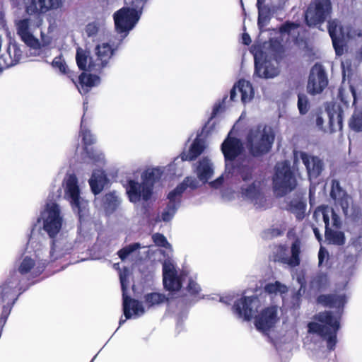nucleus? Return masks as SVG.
I'll return each instance as SVG.
<instances>
[{"mask_svg":"<svg viewBox=\"0 0 362 362\" xmlns=\"http://www.w3.org/2000/svg\"><path fill=\"white\" fill-rule=\"evenodd\" d=\"M223 181V175H221L219 177H218L216 180L211 182L209 183V185L212 188L217 189L221 186Z\"/></svg>","mask_w":362,"mask_h":362,"instance_id":"56","label":"nucleus"},{"mask_svg":"<svg viewBox=\"0 0 362 362\" xmlns=\"http://www.w3.org/2000/svg\"><path fill=\"white\" fill-rule=\"evenodd\" d=\"M265 0H259V3H264Z\"/></svg>","mask_w":362,"mask_h":362,"instance_id":"64","label":"nucleus"},{"mask_svg":"<svg viewBox=\"0 0 362 362\" xmlns=\"http://www.w3.org/2000/svg\"><path fill=\"white\" fill-rule=\"evenodd\" d=\"M20 283V276L16 271L11 273L4 283L0 286V298L4 303L1 315L2 325H5L11 309L18 300L21 293H17V288Z\"/></svg>","mask_w":362,"mask_h":362,"instance_id":"9","label":"nucleus"},{"mask_svg":"<svg viewBox=\"0 0 362 362\" xmlns=\"http://www.w3.org/2000/svg\"><path fill=\"white\" fill-rule=\"evenodd\" d=\"M106 26L104 19H97L88 23L85 28V33L87 37L93 40H98L106 33Z\"/></svg>","mask_w":362,"mask_h":362,"instance_id":"32","label":"nucleus"},{"mask_svg":"<svg viewBox=\"0 0 362 362\" xmlns=\"http://www.w3.org/2000/svg\"><path fill=\"white\" fill-rule=\"evenodd\" d=\"M329 117V131L331 132L341 130L342 128L343 111L339 106L333 107L327 110Z\"/></svg>","mask_w":362,"mask_h":362,"instance_id":"35","label":"nucleus"},{"mask_svg":"<svg viewBox=\"0 0 362 362\" xmlns=\"http://www.w3.org/2000/svg\"><path fill=\"white\" fill-rule=\"evenodd\" d=\"M167 298L163 294L158 293H148L145 296L146 303L152 306L164 302Z\"/></svg>","mask_w":362,"mask_h":362,"instance_id":"47","label":"nucleus"},{"mask_svg":"<svg viewBox=\"0 0 362 362\" xmlns=\"http://www.w3.org/2000/svg\"><path fill=\"white\" fill-rule=\"evenodd\" d=\"M238 93H240L241 101L244 104L249 103L254 97V90L251 83L244 79L238 81L231 89L230 95V100H236Z\"/></svg>","mask_w":362,"mask_h":362,"instance_id":"29","label":"nucleus"},{"mask_svg":"<svg viewBox=\"0 0 362 362\" xmlns=\"http://www.w3.org/2000/svg\"><path fill=\"white\" fill-rule=\"evenodd\" d=\"M23 52L16 42H10L7 54L2 56L6 66L16 64L21 59Z\"/></svg>","mask_w":362,"mask_h":362,"instance_id":"34","label":"nucleus"},{"mask_svg":"<svg viewBox=\"0 0 362 362\" xmlns=\"http://www.w3.org/2000/svg\"><path fill=\"white\" fill-rule=\"evenodd\" d=\"M187 290L191 294H197L200 291L199 286L193 280H188Z\"/></svg>","mask_w":362,"mask_h":362,"instance_id":"53","label":"nucleus"},{"mask_svg":"<svg viewBox=\"0 0 362 362\" xmlns=\"http://www.w3.org/2000/svg\"><path fill=\"white\" fill-rule=\"evenodd\" d=\"M297 185L296 178L292 172L289 162L278 163L273 177V188L277 197H283L293 191Z\"/></svg>","mask_w":362,"mask_h":362,"instance_id":"10","label":"nucleus"},{"mask_svg":"<svg viewBox=\"0 0 362 362\" xmlns=\"http://www.w3.org/2000/svg\"><path fill=\"white\" fill-rule=\"evenodd\" d=\"M298 107L300 114L304 115L308 112L310 108V104L308 99L305 95L298 94Z\"/></svg>","mask_w":362,"mask_h":362,"instance_id":"49","label":"nucleus"},{"mask_svg":"<svg viewBox=\"0 0 362 362\" xmlns=\"http://www.w3.org/2000/svg\"><path fill=\"white\" fill-rule=\"evenodd\" d=\"M76 60L78 68L81 70H88L89 69L90 62H94L89 56V52L83 49L78 47L76 50Z\"/></svg>","mask_w":362,"mask_h":362,"instance_id":"40","label":"nucleus"},{"mask_svg":"<svg viewBox=\"0 0 362 362\" xmlns=\"http://www.w3.org/2000/svg\"><path fill=\"white\" fill-rule=\"evenodd\" d=\"M33 248L37 262L34 258L25 256L18 265V272H16L18 274V273L21 274L30 273L32 275L37 276L42 272L47 264L49 263V259L45 257L42 252L43 248H42L41 243H36Z\"/></svg>","mask_w":362,"mask_h":362,"instance_id":"15","label":"nucleus"},{"mask_svg":"<svg viewBox=\"0 0 362 362\" xmlns=\"http://www.w3.org/2000/svg\"><path fill=\"white\" fill-rule=\"evenodd\" d=\"M330 197L334 201L336 208L340 207L346 216H353L354 209L351 197L343 189L339 182L337 180H332Z\"/></svg>","mask_w":362,"mask_h":362,"instance_id":"19","label":"nucleus"},{"mask_svg":"<svg viewBox=\"0 0 362 362\" xmlns=\"http://www.w3.org/2000/svg\"><path fill=\"white\" fill-rule=\"evenodd\" d=\"M300 244L298 240L293 243L291 248V255L286 247L284 245H277L273 249L274 260L291 267H296L300 263Z\"/></svg>","mask_w":362,"mask_h":362,"instance_id":"21","label":"nucleus"},{"mask_svg":"<svg viewBox=\"0 0 362 362\" xmlns=\"http://www.w3.org/2000/svg\"><path fill=\"white\" fill-rule=\"evenodd\" d=\"M301 160L306 168L309 178H317L324 170V162L317 156L303 151H294V163Z\"/></svg>","mask_w":362,"mask_h":362,"instance_id":"23","label":"nucleus"},{"mask_svg":"<svg viewBox=\"0 0 362 362\" xmlns=\"http://www.w3.org/2000/svg\"><path fill=\"white\" fill-rule=\"evenodd\" d=\"M129 270L124 269L119 274V279L122 290V298H123V310L125 319H120L119 325L121 326L127 319L131 318L133 315L136 317L142 315L144 313V308L142 303L136 300L130 298L126 294V291L128 287L127 278L129 276Z\"/></svg>","mask_w":362,"mask_h":362,"instance_id":"16","label":"nucleus"},{"mask_svg":"<svg viewBox=\"0 0 362 362\" xmlns=\"http://www.w3.org/2000/svg\"><path fill=\"white\" fill-rule=\"evenodd\" d=\"M264 3H259V0L257 2V6L258 8V21L257 25L260 32L264 31V28L268 25L271 18V10L270 8L263 5Z\"/></svg>","mask_w":362,"mask_h":362,"instance_id":"38","label":"nucleus"},{"mask_svg":"<svg viewBox=\"0 0 362 362\" xmlns=\"http://www.w3.org/2000/svg\"><path fill=\"white\" fill-rule=\"evenodd\" d=\"M328 283V278L322 273L317 274L310 281V286L313 289L320 291L325 288Z\"/></svg>","mask_w":362,"mask_h":362,"instance_id":"43","label":"nucleus"},{"mask_svg":"<svg viewBox=\"0 0 362 362\" xmlns=\"http://www.w3.org/2000/svg\"><path fill=\"white\" fill-rule=\"evenodd\" d=\"M264 290L266 293L271 296H277L286 293L288 291V288L281 282L275 281L266 284Z\"/></svg>","mask_w":362,"mask_h":362,"instance_id":"41","label":"nucleus"},{"mask_svg":"<svg viewBox=\"0 0 362 362\" xmlns=\"http://www.w3.org/2000/svg\"><path fill=\"white\" fill-rule=\"evenodd\" d=\"M281 234V232L279 229H273L272 230V236H278Z\"/></svg>","mask_w":362,"mask_h":362,"instance_id":"61","label":"nucleus"},{"mask_svg":"<svg viewBox=\"0 0 362 362\" xmlns=\"http://www.w3.org/2000/svg\"><path fill=\"white\" fill-rule=\"evenodd\" d=\"M315 320L308 325L310 333L317 334L327 340V348L333 350L337 343V332L339 329L338 315H334L330 311H325L317 314Z\"/></svg>","mask_w":362,"mask_h":362,"instance_id":"4","label":"nucleus"},{"mask_svg":"<svg viewBox=\"0 0 362 362\" xmlns=\"http://www.w3.org/2000/svg\"><path fill=\"white\" fill-rule=\"evenodd\" d=\"M220 108H221V105L215 106L214 110H213V113H212L213 115H216L218 112Z\"/></svg>","mask_w":362,"mask_h":362,"instance_id":"62","label":"nucleus"},{"mask_svg":"<svg viewBox=\"0 0 362 362\" xmlns=\"http://www.w3.org/2000/svg\"><path fill=\"white\" fill-rule=\"evenodd\" d=\"M195 173L199 181L206 183L214 173V163L208 157H204L198 162Z\"/></svg>","mask_w":362,"mask_h":362,"instance_id":"30","label":"nucleus"},{"mask_svg":"<svg viewBox=\"0 0 362 362\" xmlns=\"http://www.w3.org/2000/svg\"><path fill=\"white\" fill-rule=\"evenodd\" d=\"M146 2L129 1L130 6H124L114 13L113 18L117 37L120 41L128 35L137 24L142 13L144 5Z\"/></svg>","mask_w":362,"mask_h":362,"instance_id":"5","label":"nucleus"},{"mask_svg":"<svg viewBox=\"0 0 362 362\" xmlns=\"http://www.w3.org/2000/svg\"><path fill=\"white\" fill-rule=\"evenodd\" d=\"M362 37V28H346V40Z\"/></svg>","mask_w":362,"mask_h":362,"instance_id":"52","label":"nucleus"},{"mask_svg":"<svg viewBox=\"0 0 362 362\" xmlns=\"http://www.w3.org/2000/svg\"><path fill=\"white\" fill-rule=\"evenodd\" d=\"M162 174L161 168H148L142 173L141 182L133 179L128 180L124 187L129 201L136 204L141 199L149 200L154 185L160 178Z\"/></svg>","mask_w":362,"mask_h":362,"instance_id":"2","label":"nucleus"},{"mask_svg":"<svg viewBox=\"0 0 362 362\" xmlns=\"http://www.w3.org/2000/svg\"><path fill=\"white\" fill-rule=\"evenodd\" d=\"M63 188L64 199L70 203L72 209L81 217L86 203L81 196L78 179L74 174L66 175L63 180Z\"/></svg>","mask_w":362,"mask_h":362,"instance_id":"14","label":"nucleus"},{"mask_svg":"<svg viewBox=\"0 0 362 362\" xmlns=\"http://www.w3.org/2000/svg\"><path fill=\"white\" fill-rule=\"evenodd\" d=\"M86 103L84 101L83 102V110H84V111H86V109H87V107L86 106Z\"/></svg>","mask_w":362,"mask_h":362,"instance_id":"63","label":"nucleus"},{"mask_svg":"<svg viewBox=\"0 0 362 362\" xmlns=\"http://www.w3.org/2000/svg\"><path fill=\"white\" fill-rule=\"evenodd\" d=\"M107 182V179L101 170H94L89 180V185L95 194H99Z\"/></svg>","mask_w":362,"mask_h":362,"instance_id":"36","label":"nucleus"},{"mask_svg":"<svg viewBox=\"0 0 362 362\" xmlns=\"http://www.w3.org/2000/svg\"><path fill=\"white\" fill-rule=\"evenodd\" d=\"M100 81L99 76L83 73L78 77L79 85H77V88L81 94H86L90 88L98 85Z\"/></svg>","mask_w":362,"mask_h":362,"instance_id":"33","label":"nucleus"},{"mask_svg":"<svg viewBox=\"0 0 362 362\" xmlns=\"http://www.w3.org/2000/svg\"><path fill=\"white\" fill-rule=\"evenodd\" d=\"M163 276L164 287L168 291H175L181 288L187 274L184 272L178 274L173 260L167 259L163 264Z\"/></svg>","mask_w":362,"mask_h":362,"instance_id":"20","label":"nucleus"},{"mask_svg":"<svg viewBox=\"0 0 362 362\" xmlns=\"http://www.w3.org/2000/svg\"><path fill=\"white\" fill-rule=\"evenodd\" d=\"M313 233H314L315 236L316 237L317 240L319 242H320L322 240V235H321V234L320 233V230L316 227H313Z\"/></svg>","mask_w":362,"mask_h":362,"instance_id":"58","label":"nucleus"},{"mask_svg":"<svg viewBox=\"0 0 362 362\" xmlns=\"http://www.w3.org/2000/svg\"><path fill=\"white\" fill-rule=\"evenodd\" d=\"M323 123H324V120L322 119V117L320 116H318L316 119V124L317 126L320 129H323Z\"/></svg>","mask_w":362,"mask_h":362,"instance_id":"59","label":"nucleus"},{"mask_svg":"<svg viewBox=\"0 0 362 362\" xmlns=\"http://www.w3.org/2000/svg\"><path fill=\"white\" fill-rule=\"evenodd\" d=\"M122 41L116 37H112L108 42H100L95 48L97 57L95 62H90L89 69L90 71L100 72L105 67L110 58L114 55Z\"/></svg>","mask_w":362,"mask_h":362,"instance_id":"13","label":"nucleus"},{"mask_svg":"<svg viewBox=\"0 0 362 362\" xmlns=\"http://www.w3.org/2000/svg\"><path fill=\"white\" fill-rule=\"evenodd\" d=\"M260 306L259 297H243L235 303L233 309L238 317L244 320H250L255 317V325L257 329L264 332L273 327L279 320L278 308L276 305H272L256 315Z\"/></svg>","mask_w":362,"mask_h":362,"instance_id":"1","label":"nucleus"},{"mask_svg":"<svg viewBox=\"0 0 362 362\" xmlns=\"http://www.w3.org/2000/svg\"><path fill=\"white\" fill-rule=\"evenodd\" d=\"M63 1L64 0H23L25 11L34 16L60 8Z\"/></svg>","mask_w":362,"mask_h":362,"instance_id":"22","label":"nucleus"},{"mask_svg":"<svg viewBox=\"0 0 362 362\" xmlns=\"http://www.w3.org/2000/svg\"><path fill=\"white\" fill-rule=\"evenodd\" d=\"M81 134L82 135L83 141L86 146L85 151L88 157L97 165H102L105 163V156L103 153L99 151L91 149L88 150L87 146L93 144L95 141V136L86 128V119L84 115L81 122Z\"/></svg>","mask_w":362,"mask_h":362,"instance_id":"25","label":"nucleus"},{"mask_svg":"<svg viewBox=\"0 0 362 362\" xmlns=\"http://www.w3.org/2000/svg\"><path fill=\"white\" fill-rule=\"evenodd\" d=\"M313 218L319 221L322 220L325 225V238L329 243L341 245L345 242L344 235L342 232L333 230L329 226L339 228L341 221L334 209L328 206H320L315 211Z\"/></svg>","mask_w":362,"mask_h":362,"instance_id":"7","label":"nucleus"},{"mask_svg":"<svg viewBox=\"0 0 362 362\" xmlns=\"http://www.w3.org/2000/svg\"><path fill=\"white\" fill-rule=\"evenodd\" d=\"M298 27L299 25L294 23H286L280 28V33L282 35L287 34L293 38H296L298 35V31L297 30Z\"/></svg>","mask_w":362,"mask_h":362,"instance_id":"46","label":"nucleus"},{"mask_svg":"<svg viewBox=\"0 0 362 362\" xmlns=\"http://www.w3.org/2000/svg\"><path fill=\"white\" fill-rule=\"evenodd\" d=\"M262 53H255V74L261 78H274L279 74V69L277 67V62L265 60L262 62Z\"/></svg>","mask_w":362,"mask_h":362,"instance_id":"28","label":"nucleus"},{"mask_svg":"<svg viewBox=\"0 0 362 362\" xmlns=\"http://www.w3.org/2000/svg\"><path fill=\"white\" fill-rule=\"evenodd\" d=\"M204 141L197 138L191 145L190 148L187 153H183L181 156L182 161L184 160H193L198 157L204 150Z\"/></svg>","mask_w":362,"mask_h":362,"instance_id":"37","label":"nucleus"},{"mask_svg":"<svg viewBox=\"0 0 362 362\" xmlns=\"http://www.w3.org/2000/svg\"><path fill=\"white\" fill-rule=\"evenodd\" d=\"M356 258L355 256L351 255L346 257L343 265L341 266V274L346 278L351 276L355 269V264Z\"/></svg>","mask_w":362,"mask_h":362,"instance_id":"44","label":"nucleus"},{"mask_svg":"<svg viewBox=\"0 0 362 362\" xmlns=\"http://www.w3.org/2000/svg\"><path fill=\"white\" fill-rule=\"evenodd\" d=\"M31 17L23 18L15 21V25L18 35L21 40L31 48H37L39 46V41L33 35V27Z\"/></svg>","mask_w":362,"mask_h":362,"instance_id":"26","label":"nucleus"},{"mask_svg":"<svg viewBox=\"0 0 362 362\" xmlns=\"http://www.w3.org/2000/svg\"><path fill=\"white\" fill-rule=\"evenodd\" d=\"M154 243L159 247L171 249L170 244L168 242L166 238L160 233H155L152 236Z\"/></svg>","mask_w":362,"mask_h":362,"instance_id":"50","label":"nucleus"},{"mask_svg":"<svg viewBox=\"0 0 362 362\" xmlns=\"http://www.w3.org/2000/svg\"><path fill=\"white\" fill-rule=\"evenodd\" d=\"M351 247L358 252L362 251V235L352 239Z\"/></svg>","mask_w":362,"mask_h":362,"instance_id":"54","label":"nucleus"},{"mask_svg":"<svg viewBox=\"0 0 362 362\" xmlns=\"http://www.w3.org/2000/svg\"><path fill=\"white\" fill-rule=\"evenodd\" d=\"M235 174L240 175L242 178L240 187L241 197L250 202L257 209L266 208L267 198L262 191L261 182L254 177L249 165L238 166Z\"/></svg>","mask_w":362,"mask_h":362,"instance_id":"3","label":"nucleus"},{"mask_svg":"<svg viewBox=\"0 0 362 362\" xmlns=\"http://www.w3.org/2000/svg\"><path fill=\"white\" fill-rule=\"evenodd\" d=\"M231 300H232V299L230 298L229 297L220 298V301L223 302L226 304H230Z\"/></svg>","mask_w":362,"mask_h":362,"instance_id":"60","label":"nucleus"},{"mask_svg":"<svg viewBox=\"0 0 362 362\" xmlns=\"http://www.w3.org/2000/svg\"><path fill=\"white\" fill-rule=\"evenodd\" d=\"M328 31L337 55H341L346 42V28L341 25L338 20L333 19L328 22Z\"/></svg>","mask_w":362,"mask_h":362,"instance_id":"27","label":"nucleus"},{"mask_svg":"<svg viewBox=\"0 0 362 362\" xmlns=\"http://www.w3.org/2000/svg\"><path fill=\"white\" fill-rule=\"evenodd\" d=\"M317 302L325 307L337 308L339 310L343 308L346 299L344 294L321 295L317 298Z\"/></svg>","mask_w":362,"mask_h":362,"instance_id":"31","label":"nucleus"},{"mask_svg":"<svg viewBox=\"0 0 362 362\" xmlns=\"http://www.w3.org/2000/svg\"><path fill=\"white\" fill-rule=\"evenodd\" d=\"M350 128L355 132H362V110H356L349 120Z\"/></svg>","mask_w":362,"mask_h":362,"instance_id":"45","label":"nucleus"},{"mask_svg":"<svg viewBox=\"0 0 362 362\" xmlns=\"http://www.w3.org/2000/svg\"><path fill=\"white\" fill-rule=\"evenodd\" d=\"M305 209L306 204L298 197L291 200L288 205V209L296 215L298 220H301L304 218Z\"/></svg>","mask_w":362,"mask_h":362,"instance_id":"39","label":"nucleus"},{"mask_svg":"<svg viewBox=\"0 0 362 362\" xmlns=\"http://www.w3.org/2000/svg\"><path fill=\"white\" fill-rule=\"evenodd\" d=\"M51 239L52 243L49 250L42 244V252L45 257L49 259V262L55 261L70 253L74 248L75 242L68 235H63L59 233L56 238Z\"/></svg>","mask_w":362,"mask_h":362,"instance_id":"17","label":"nucleus"},{"mask_svg":"<svg viewBox=\"0 0 362 362\" xmlns=\"http://www.w3.org/2000/svg\"><path fill=\"white\" fill-rule=\"evenodd\" d=\"M37 221L42 224V230L49 238H56L59 235L64 222L60 206L54 202L47 203Z\"/></svg>","mask_w":362,"mask_h":362,"instance_id":"8","label":"nucleus"},{"mask_svg":"<svg viewBox=\"0 0 362 362\" xmlns=\"http://www.w3.org/2000/svg\"><path fill=\"white\" fill-rule=\"evenodd\" d=\"M327 251L324 247H321L318 252L319 265L322 266L325 260L327 261Z\"/></svg>","mask_w":362,"mask_h":362,"instance_id":"55","label":"nucleus"},{"mask_svg":"<svg viewBox=\"0 0 362 362\" xmlns=\"http://www.w3.org/2000/svg\"><path fill=\"white\" fill-rule=\"evenodd\" d=\"M331 11L329 0L312 1L305 13L307 25L310 27L321 25L329 16Z\"/></svg>","mask_w":362,"mask_h":362,"instance_id":"18","label":"nucleus"},{"mask_svg":"<svg viewBox=\"0 0 362 362\" xmlns=\"http://www.w3.org/2000/svg\"><path fill=\"white\" fill-rule=\"evenodd\" d=\"M141 248L138 243L130 244L118 251V255L122 260L126 259L131 253Z\"/></svg>","mask_w":362,"mask_h":362,"instance_id":"48","label":"nucleus"},{"mask_svg":"<svg viewBox=\"0 0 362 362\" xmlns=\"http://www.w3.org/2000/svg\"><path fill=\"white\" fill-rule=\"evenodd\" d=\"M221 151L225 158L226 173L234 175L237 172V167L248 165V161L242 162L238 158L243 151V144L240 139L231 137L230 132L221 145Z\"/></svg>","mask_w":362,"mask_h":362,"instance_id":"11","label":"nucleus"},{"mask_svg":"<svg viewBox=\"0 0 362 362\" xmlns=\"http://www.w3.org/2000/svg\"><path fill=\"white\" fill-rule=\"evenodd\" d=\"M274 139V135L270 127L257 125L249 129L246 136V146L252 156H261L269 151Z\"/></svg>","mask_w":362,"mask_h":362,"instance_id":"6","label":"nucleus"},{"mask_svg":"<svg viewBox=\"0 0 362 362\" xmlns=\"http://www.w3.org/2000/svg\"><path fill=\"white\" fill-rule=\"evenodd\" d=\"M198 186L199 182L196 178L187 177L174 190L170 192L168 195L169 203L162 213V220L165 222L170 221L173 218L180 206L182 194L187 187L193 189L197 188Z\"/></svg>","mask_w":362,"mask_h":362,"instance_id":"12","label":"nucleus"},{"mask_svg":"<svg viewBox=\"0 0 362 362\" xmlns=\"http://www.w3.org/2000/svg\"><path fill=\"white\" fill-rule=\"evenodd\" d=\"M119 204L120 200L115 192L108 193L104 197V207L107 213H112Z\"/></svg>","mask_w":362,"mask_h":362,"instance_id":"42","label":"nucleus"},{"mask_svg":"<svg viewBox=\"0 0 362 362\" xmlns=\"http://www.w3.org/2000/svg\"><path fill=\"white\" fill-rule=\"evenodd\" d=\"M52 66L54 69H58L62 74L66 73L67 66L64 60L59 56L56 57L52 62Z\"/></svg>","mask_w":362,"mask_h":362,"instance_id":"51","label":"nucleus"},{"mask_svg":"<svg viewBox=\"0 0 362 362\" xmlns=\"http://www.w3.org/2000/svg\"><path fill=\"white\" fill-rule=\"evenodd\" d=\"M243 42L248 45L251 42V39L250 35L247 33H244L242 36Z\"/></svg>","mask_w":362,"mask_h":362,"instance_id":"57","label":"nucleus"},{"mask_svg":"<svg viewBox=\"0 0 362 362\" xmlns=\"http://www.w3.org/2000/svg\"><path fill=\"white\" fill-rule=\"evenodd\" d=\"M328 79L323 67L320 64H315L310 73L308 92L311 95L319 94L327 87Z\"/></svg>","mask_w":362,"mask_h":362,"instance_id":"24","label":"nucleus"}]
</instances>
